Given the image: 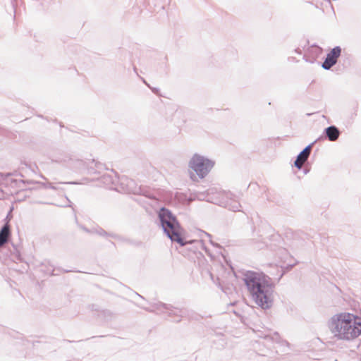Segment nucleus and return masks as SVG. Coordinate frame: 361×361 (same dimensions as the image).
<instances>
[{
  "label": "nucleus",
  "instance_id": "obj_1",
  "mask_svg": "<svg viewBox=\"0 0 361 361\" xmlns=\"http://www.w3.org/2000/svg\"><path fill=\"white\" fill-rule=\"evenodd\" d=\"M243 281L252 300L263 309L269 308L273 301V285L271 279L262 272L248 271Z\"/></svg>",
  "mask_w": 361,
  "mask_h": 361
},
{
  "label": "nucleus",
  "instance_id": "obj_2",
  "mask_svg": "<svg viewBox=\"0 0 361 361\" xmlns=\"http://www.w3.org/2000/svg\"><path fill=\"white\" fill-rule=\"evenodd\" d=\"M329 329L338 340L354 341L361 336V317L348 312H338L331 318Z\"/></svg>",
  "mask_w": 361,
  "mask_h": 361
},
{
  "label": "nucleus",
  "instance_id": "obj_3",
  "mask_svg": "<svg viewBox=\"0 0 361 361\" xmlns=\"http://www.w3.org/2000/svg\"><path fill=\"white\" fill-rule=\"evenodd\" d=\"M159 218L164 232L171 240L181 245H185L183 238V229L171 212L167 209L161 208L159 212Z\"/></svg>",
  "mask_w": 361,
  "mask_h": 361
},
{
  "label": "nucleus",
  "instance_id": "obj_4",
  "mask_svg": "<svg viewBox=\"0 0 361 361\" xmlns=\"http://www.w3.org/2000/svg\"><path fill=\"white\" fill-rule=\"evenodd\" d=\"M214 166V162L198 154H195L189 162L190 177L193 181L204 178Z\"/></svg>",
  "mask_w": 361,
  "mask_h": 361
},
{
  "label": "nucleus",
  "instance_id": "obj_5",
  "mask_svg": "<svg viewBox=\"0 0 361 361\" xmlns=\"http://www.w3.org/2000/svg\"><path fill=\"white\" fill-rule=\"evenodd\" d=\"M341 49L339 47H336L327 54L326 58L322 63L324 69H330L337 62L338 59L341 56Z\"/></svg>",
  "mask_w": 361,
  "mask_h": 361
},
{
  "label": "nucleus",
  "instance_id": "obj_6",
  "mask_svg": "<svg viewBox=\"0 0 361 361\" xmlns=\"http://www.w3.org/2000/svg\"><path fill=\"white\" fill-rule=\"evenodd\" d=\"M311 152V146L306 147L298 156L295 161V166L298 169H301L304 163L308 159Z\"/></svg>",
  "mask_w": 361,
  "mask_h": 361
},
{
  "label": "nucleus",
  "instance_id": "obj_7",
  "mask_svg": "<svg viewBox=\"0 0 361 361\" xmlns=\"http://www.w3.org/2000/svg\"><path fill=\"white\" fill-rule=\"evenodd\" d=\"M9 235L10 226L6 224L0 231V247L7 242Z\"/></svg>",
  "mask_w": 361,
  "mask_h": 361
},
{
  "label": "nucleus",
  "instance_id": "obj_8",
  "mask_svg": "<svg viewBox=\"0 0 361 361\" xmlns=\"http://www.w3.org/2000/svg\"><path fill=\"white\" fill-rule=\"evenodd\" d=\"M326 135L330 141H335L338 138L339 130L335 126H330L326 129Z\"/></svg>",
  "mask_w": 361,
  "mask_h": 361
}]
</instances>
